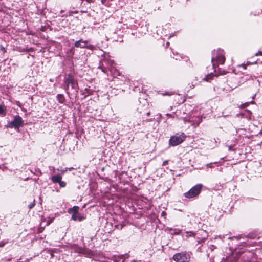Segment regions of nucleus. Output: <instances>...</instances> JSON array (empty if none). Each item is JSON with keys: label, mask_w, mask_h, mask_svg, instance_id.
Listing matches in <instances>:
<instances>
[{"label": "nucleus", "mask_w": 262, "mask_h": 262, "mask_svg": "<svg viewBox=\"0 0 262 262\" xmlns=\"http://www.w3.org/2000/svg\"><path fill=\"white\" fill-rule=\"evenodd\" d=\"M129 255L127 253H126L125 254H123V255H121L120 256V258H124V259H125V258H128L129 257Z\"/></svg>", "instance_id": "obj_17"}, {"label": "nucleus", "mask_w": 262, "mask_h": 262, "mask_svg": "<svg viewBox=\"0 0 262 262\" xmlns=\"http://www.w3.org/2000/svg\"><path fill=\"white\" fill-rule=\"evenodd\" d=\"M57 170L61 171V173L63 174L67 171V168L63 170H59V169H57Z\"/></svg>", "instance_id": "obj_22"}, {"label": "nucleus", "mask_w": 262, "mask_h": 262, "mask_svg": "<svg viewBox=\"0 0 262 262\" xmlns=\"http://www.w3.org/2000/svg\"><path fill=\"white\" fill-rule=\"evenodd\" d=\"M6 108L4 105H0V115L5 116L6 114Z\"/></svg>", "instance_id": "obj_10"}, {"label": "nucleus", "mask_w": 262, "mask_h": 262, "mask_svg": "<svg viewBox=\"0 0 262 262\" xmlns=\"http://www.w3.org/2000/svg\"><path fill=\"white\" fill-rule=\"evenodd\" d=\"M167 116H169V117H171L172 115L171 114H167Z\"/></svg>", "instance_id": "obj_31"}, {"label": "nucleus", "mask_w": 262, "mask_h": 262, "mask_svg": "<svg viewBox=\"0 0 262 262\" xmlns=\"http://www.w3.org/2000/svg\"><path fill=\"white\" fill-rule=\"evenodd\" d=\"M168 162V160H165L163 162V165H166Z\"/></svg>", "instance_id": "obj_23"}, {"label": "nucleus", "mask_w": 262, "mask_h": 262, "mask_svg": "<svg viewBox=\"0 0 262 262\" xmlns=\"http://www.w3.org/2000/svg\"><path fill=\"white\" fill-rule=\"evenodd\" d=\"M183 121H184V122H186V121H187V120H186V119L185 118H183Z\"/></svg>", "instance_id": "obj_30"}, {"label": "nucleus", "mask_w": 262, "mask_h": 262, "mask_svg": "<svg viewBox=\"0 0 262 262\" xmlns=\"http://www.w3.org/2000/svg\"><path fill=\"white\" fill-rule=\"evenodd\" d=\"M7 260H8V261H10V259H7Z\"/></svg>", "instance_id": "obj_35"}, {"label": "nucleus", "mask_w": 262, "mask_h": 262, "mask_svg": "<svg viewBox=\"0 0 262 262\" xmlns=\"http://www.w3.org/2000/svg\"><path fill=\"white\" fill-rule=\"evenodd\" d=\"M58 183L61 187H64L66 186V183L64 181H62L61 180L58 182Z\"/></svg>", "instance_id": "obj_15"}, {"label": "nucleus", "mask_w": 262, "mask_h": 262, "mask_svg": "<svg viewBox=\"0 0 262 262\" xmlns=\"http://www.w3.org/2000/svg\"><path fill=\"white\" fill-rule=\"evenodd\" d=\"M34 204H31V205H29V208H32L33 207H34Z\"/></svg>", "instance_id": "obj_27"}, {"label": "nucleus", "mask_w": 262, "mask_h": 262, "mask_svg": "<svg viewBox=\"0 0 262 262\" xmlns=\"http://www.w3.org/2000/svg\"><path fill=\"white\" fill-rule=\"evenodd\" d=\"M215 58H212V62L213 67L216 64H223L225 61V57L223 54L222 51L219 50Z\"/></svg>", "instance_id": "obj_5"}, {"label": "nucleus", "mask_w": 262, "mask_h": 262, "mask_svg": "<svg viewBox=\"0 0 262 262\" xmlns=\"http://www.w3.org/2000/svg\"><path fill=\"white\" fill-rule=\"evenodd\" d=\"M66 82L67 83L68 85H69L70 83H74V80L70 75H69V77L66 79Z\"/></svg>", "instance_id": "obj_11"}, {"label": "nucleus", "mask_w": 262, "mask_h": 262, "mask_svg": "<svg viewBox=\"0 0 262 262\" xmlns=\"http://www.w3.org/2000/svg\"><path fill=\"white\" fill-rule=\"evenodd\" d=\"M52 168H53L52 170H54V172H55V168H54V167H52Z\"/></svg>", "instance_id": "obj_34"}, {"label": "nucleus", "mask_w": 262, "mask_h": 262, "mask_svg": "<svg viewBox=\"0 0 262 262\" xmlns=\"http://www.w3.org/2000/svg\"><path fill=\"white\" fill-rule=\"evenodd\" d=\"M57 99L58 102L60 103H63L65 101V98L62 94H58L57 96Z\"/></svg>", "instance_id": "obj_9"}, {"label": "nucleus", "mask_w": 262, "mask_h": 262, "mask_svg": "<svg viewBox=\"0 0 262 262\" xmlns=\"http://www.w3.org/2000/svg\"><path fill=\"white\" fill-rule=\"evenodd\" d=\"M24 124V121L22 118L19 115H16L12 121L10 122L8 124V127L10 128H14L15 129L19 128Z\"/></svg>", "instance_id": "obj_4"}, {"label": "nucleus", "mask_w": 262, "mask_h": 262, "mask_svg": "<svg viewBox=\"0 0 262 262\" xmlns=\"http://www.w3.org/2000/svg\"><path fill=\"white\" fill-rule=\"evenodd\" d=\"M87 40H83L82 39H80L79 40L76 41L75 43V47L77 48H85L86 47V44L88 43Z\"/></svg>", "instance_id": "obj_7"}, {"label": "nucleus", "mask_w": 262, "mask_h": 262, "mask_svg": "<svg viewBox=\"0 0 262 262\" xmlns=\"http://www.w3.org/2000/svg\"><path fill=\"white\" fill-rule=\"evenodd\" d=\"M186 234H187V237H191V236H195V234L192 232V231H187L186 232Z\"/></svg>", "instance_id": "obj_13"}, {"label": "nucleus", "mask_w": 262, "mask_h": 262, "mask_svg": "<svg viewBox=\"0 0 262 262\" xmlns=\"http://www.w3.org/2000/svg\"><path fill=\"white\" fill-rule=\"evenodd\" d=\"M203 185L198 184L191 188L188 192L184 194V196L188 199L193 198L197 196L201 192Z\"/></svg>", "instance_id": "obj_1"}, {"label": "nucleus", "mask_w": 262, "mask_h": 262, "mask_svg": "<svg viewBox=\"0 0 262 262\" xmlns=\"http://www.w3.org/2000/svg\"><path fill=\"white\" fill-rule=\"evenodd\" d=\"M70 52H72L73 54H74L73 49L70 50Z\"/></svg>", "instance_id": "obj_29"}, {"label": "nucleus", "mask_w": 262, "mask_h": 262, "mask_svg": "<svg viewBox=\"0 0 262 262\" xmlns=\"http://www.w3.org/2000/svg\"><path fill=\"white\" fill-rule=\"evenodd\" d=\"M106 1L107 0H101V2L102 4H104Z\"/></svg>", "instance_id": "obj_26"}, {"label": "nucleus", "mask_w": 262, "mask_h": 262, "mask_svg": "<svg viewBox=\"0 0 262 262\" xmlns=\"http://www.w3.org/2000/svg\"><path fill=\"white\" fill-rule=\"evenodd\" d=\"M79 207L78 206H74L68 209V212L72 213V219L74 221H77V215L78 212Z\"/></svg>", "instance_id": "obj_6"}, {"label": "nucleus", "mask_w": 262, "mask_h": 262, "mask_svg": "<svg viewBox=\"0 0 262 262\" xmlns=\"http://www.w3.org/2000/svg\"><path fill=\"white\" fill-rule=\"evenodd\" d=\"M173 259L176 262H189L190 256L186 252H181L174 254Z\"/></svg>", "instance_id": "obj_3"}, {"label": "nucleus", "mask_w": 262, "mask_h": 262, "mask_svg": "<svg viewBox=\"0 0 262 262\" xmlns=\"http://www.w3.org/2000/svg\"><path fill=\"white\" fill-rule=\"evenodd\" d=\"M52 168H53L52 170H54V172H55V168H54V167H52Z\"/></svg>", "instance_id": "obj_33"}, {"label": "nucleus", "mask_w": 262, "mask_h": 262, "mask_svg": "<svg viewBox=\"0 0 262 262\" xmlns=\"http://www.w3.org/2000/svg\"><path fill=\"white\" fill-rule=\"evenodd\" d=\"M84 219V217L83 216L80 215L78 212H77V220H78L79 221H81Z\"/></svg>", "instance_id": "obj_18"}, {"label": "nucleus", "mask_w": 262, "mask_h": 262, "mask_svg": "<svg viewBox=\"0 0 262 262\" xmlns=\"http://www.w3.org/2000/svg\"><path fill=\"white\" fill-rule=\"evenodd\" d=\"M211 164H212V163L207 164V166L208 167H211Z\"/></svg>", "instance_id": "obj_28"}, {"label": "nucleus", "mask_w": 262, "mask_h": 262, "mask_svg": "<svg viewBox=\"0 0 262 262\" xmlns=\"http://www.w3.org/2000/svg\"><path fill=\"white\" fill-rule=\"evenodd\" d=\"M62 179V177L59 174L53 176L51 180L54 183H58Z\"/></svg>", "instance_id": "obj_8"}, {"label": "nucleus", "mask_w": 262, "mask_h": 262, "mask_svg": "<svg viewBox=\"0 0 262 262\" xmlns=\"http://www.w3.org/2000/svg\"><path fill=\"white\" fill-rule=\"evenodd\" d=\"M229 149L230 150H231V146H229Z\"/></svg>", "instance_id": "obj_32"}, {"label": "nucleus", "mask_w": 262, "mask_h": 262, "mask_svg": "<svg viewBox=\"0 0 262 262\" xmlns=\"http://www.w3.org/2000/svg\"><path fill=\"white\" fill-rule=\"evenodd\" d=\"M82 251H83V250H82L81 248H80V249H79L77 251V252H79V253H81V252H82Z\"/></svg>", "instance_id": "obj_25"}, {"label": "nucleus", "mask_w": 262, "mask_h": 262, "mask_svg": "<svg viewBox=\"0 0 262 262\" xmlns=\"http://www.w3.org/2000/svg\"><path fill=\"white\" fill-rule=\"evenodd\" d=\"M6 243H7V242H5L4 241L0 242V247H4Z\"/></svg>", "instance_id": "obj_20"}, {"label": "nucleus", "mask_w": 262, "mask_h": 262, "mask_svg": "<svg viewBox=\"0 0 262 262\" xmlns=\"http://www.w3.org/2000/svg\"><path fill=\"white\" fill-rule=\"evenodd\" d=\"M172 94H173V93H172V92H166V93L162 94L163 95H168V96H170Z\"/></svg>", "instance_id": "obj_21"}, {"label": "nucleus", "mask_w": 262, "mask_h": 262, "mask_svg": "<svg viewBox=\"0 0 262 262\" xmlns=\"http://www.w3.org/2000/svg\"><path fill=\"white\" fill-rule=\"evenodd\" d=\"M186 136L184 133L181 134H176L170 137L169 143L172 146H176L182 143L185 140Z\"/></svg>", "instance_id": "obj_2"}, {"label": "nucleus", "mask_w": 262, "mask_h": 262, "mask_svg": "<svg viewBox=\"0 0 262 262\" xmlns=\"http://www.w3.org/2000/svg\"><path fill=\"white\" fill-rule=\"evenodd\" d=\"M262 55V52L259 51V52H258V53H257L256 54V56H258V55Z\"/></svg>", "instance_id": "obj_24"}, {"label": "nucleus", "mask_w": 262, "mask_h": 262, "mask_svg": "<svg viewBox=\"0 0 262 262\" xmlns=\"http://www.w3.org/2000/svg\"><path fill=\"white\" fill-rule=\"evenodd\" d=\"M195 121L196 122V124L198 125H199V124L201 121V118L200 117H197L195 118Z\"/></svg>", "instance_id": "obj_19"}, {"label": "nucleus", "mask_w": 262, "mask_h": 262, "mask_svg": "<svg viewBox=\"0 0 262 262\" xmlns=\"http://www.w3.org/2000/svg\"><path fill=\"white\" fill-rule=\"evenodd\" d=\"M54 219V217H49L47 221V224L48 225H50L53 221Z\"/></svg>", "instance_id": "obj_16"}, {"label": "nucleus", "mask_w": 262, "mask_h": 262, "mask_svg": "<svg viewBox=\"0 0 262 262\" xmlns=\"http://www.w3.org/2000/svg\"><path fill=\"white\" fill-rule=\"evenodd\" d=\"M171 231H173V232H172V234L176 235L180 234L181 232V230L178 229H171Z\"/></svg>", "instance_id": "obj_12"}, {"label": "nucleus", "mask_w": 262, "mask_h": 262, "mask_svg": "<svg viewBox=\"0 0 262 262\" xmlns=\"http://www.w3.org/2000/svg\"><path fill=\"white\" fill-rule=\"evenodd\" d=\"M85 48H86V49H90L91 50H93L95 49V47L92 45H88L87 44H86V47Z\"/></svg>", "instance_id": "obj_14"}]
</instances>
